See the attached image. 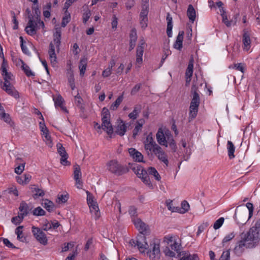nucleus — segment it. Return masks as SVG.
<instances>
[{"instance_id":"nucleus-1","label":"nucleus","mask_w":260,"mask_h":260,"mask_svg":"<svg viewBox=\"0 0 260 260\" xmlns=\"http://www.w3.org/2000/svg\"><path fill=\"white\" fill-rule=\"evenodd\" d=\"M7 63L4 58L1 70L2 75L4 77V82H1V87L9 95L16 99H18L19 98V92L12 85V82L14 79L13 76L11 73L7 71Z\"/></svg>"},{"instance_id":"nucleus-2","label":"nucleus","mask_w":260,"mask_h":260,"mask_svg":"<svg viewBox=\"0 0 260 260\" xmlns=\"http://www.w3.org/2000/svg\"><path fill=\"white\" fill-rule=\"evenodd\" d=\"M240 236L247 243L249 248H253L258 245L260 241V229L251 227L247 232L242 233Z\"/></svg>"},{"instance_id":"nucleus-3","label":"nucleus","mask_w":260,"mask_h":260,"mask_svg":"<svg viewBox=\"0 0 260 260\" xmlns=\"http://www.w3.org/2000/svg\"><path fill=\"white\" fill-rule=\"evenodd\" d=\"M28 19L27 25L25 28L28 35L30 36L35 35L38 30L41 28L43 29L44 28V23L41 20L40 16L37 13V11H36V15L34 16L29 15Z\"/></svg>"},{"instance_id":"nucleus-4","label":"nucleus","mask_w":260,"mask_h":260,"mask_svg":"<svg viewBox=\"0 0 260 260\" xmlns=\"http://www.w3.org/2000/svg\"><path fill=\"white\" fill-rule=\"evenodd\" d=\"M144 149L149 158H153L154 154L159 145L154 141L152 133H149L144 141Z\"/></svg>"},{"instance_id":"nucleus-5","label":"nucleus","mask_w":260,"mask_h":260,"mask_svg":"<svg viewBox=\"0 0 260 260\" xmlns=\"http://www.w3.org/2000/svg\"><path fill=\"white\" fill-rule=\"evenodd\" d=\"M200 104V99L199 94L197 91H194L193 93L192 98L189 108V121H192L196 117L198 112Z\"/></svg>"},{"instance_id":"nucleus-6","label":"nucleus","mask_w":260,"mask_h":260,"mask_svg":"<svg viewBox=\"0 0 260 260\" xmlns=\"http://www.w3.org/2000/svg\"><path fill=\"white\" fill-rule=\"evenodd\" d=\"M131 168L137 176L142 179L144 183L147 185H150L151 184L147 171H146L141 166L135 164L132 165Z\"/></svg>"},{"instance_id":"nucleus-7","label":"nucleus","mask_w":260,"mask_h":260,"mask_svg":"<svg viewBox=\"0 0 260 260\" xmlns=\"http://www.w3.org/2000/svg\"><path fill=\"white\" fill-rule=\"evenodd\" d=\"M146 235L139 234L136 239L133 241L135 247H137L140 252L144 253L147 250L149 245L146 240Z\"/></svg>"},{"instance_id":"nucleus-8","label":"nucleus","mask_w":260,"mask_h":260,"mask_svg":"<svg viewBox=\"0 0 260 260\" xmlns=\"http://www.w3.org/2000/svg\"><path fill=\"white\" fill-rule=\"evenodd\" d=\"M106 166L110 172L117 175H121L126 172V169L116 160H110Z\"/></svg>"},{"instance_id":"nucleus-9","label":"nucleus","mask_w":260,"mask_h":260,"mask_svg":"<svg viewBox=\"0 0 260 260\" xmlns=\"http://www.w3.org/2000/svg\"><path fill=\"white\" fill-rule=\"evenodd\" d=\"M31 229L32 234L36 240L43 245H47L48 239L43 230L35 226H32Z\"/></svg>"},{"instance_id":"nucleus-10","label":"nucleus","mask_w":260,"mask_h":260,"mask_svg":"<svg viewBox=\"0 0 260 260\" xmlns=\"http://www.w3.org/2000/svg\"><path fill=\"white\" fill-rule=\"evenodd\" d=\"M133 222L136 228L139 231L140 234L147 235L149 233L148 226L143 222L140 219H133Z\"/></svg>"},{"instance_id":"nucleus-11","label":"nucleus","mask_w":260,"mask_h":260,"mask_svg":"<svg viewBox=\"0 0 260 260\" xmlns=\"http://www.w3.org/2000/svg\"><path fill=\"white\" fill-rule=\"evenodd\" d=\"M145 46V41L143 39L140 40L138 46L137 48L136 53V64H141L143 61V55L144 49Z\"/></svg>"},{"instance_id":"nucleus-12","label":"nucleus","mask_w":260,"mask_h":260,"mask_svg":"<svg viewBox=\"0 0 260 260\" xmlns=\"http://www.w3.org/2000/svg\"><path fill=\"white\" fill-rule=\"evenodd\" d=\"M57 152L61 156L60 163L63 166H69L70 163L67 160L68 155L64 147H63L61 144L58 143L56 145Z\"/></svg>"},{"instance_id":"nucleus-13","label":"nucleus","mask_w":260,"mask_h":260,"mask_svg":"<svg viewBox=\"0 0 260 260\" xmlns=\"http://www.w3.org/2000/svg\"><path fill=\"white\" fill-rule=\"evenodd\" d=\"M154 155L160 161L164 163L166 167L168 166L169 160L167 154L160 146L157 149H156V152L154 154Z\"/></svg>"},{"instance_id":"nucleus-14","label":"nucleus","mask_w":260,"mask_h":260,"mask_svg":"<svg viewBox=\"0 0 260 260\" xmlns=\"http://www.w3.org/2000/svg\"><path fill=\"white\" fill-rule=\"evenodd\" d=\"M245 248H249L247 243L240 238V240L237 243L234 249V252L237 256H240L242 254Z\"/></svg>"},{"instance_id":"nucleus-15","label":"nucleus","mask_w":260,"mask_h":260,"mask_svg":"<svg viewBox=\"0 0 260 260\" xmlns=\"http://www.w3.org/2000/svg\"><path fill=\"white\" fill-rule=\"evenodd\" d=\"M242 42L243 44V50L248 51L251 47V41L250 37V34L246 29H243Z\"/></svg>"},{"instance_id":"nucleus-16","label":"nucleus","mask_w":260,"mask_h":260,"mask_svg":"<svg viewBox=\"0 0 260 260\" xmlns=\"http://www.w3.org/2000/svg\"><path fill=\"white\" fill-rule=\"evenodd\" d=\"M152 247L148 252L149 257L151 259H153L156 258H159L160 256V245L158 243H153L150 244Z\"/></svg>"},{"instance_id":"nucleus-17","label":"nucleus","mask_w":260,"mask_h":260,"mask_svg":"<svg viewBox=\"0 0 260 260\" xmlns=\"http://www.w3.org/2000/svg\"><path fill=\"white\" fill-rule=\"evenodd\" d=\"M56 46L53 44V42H50L49 46L48 54L49 55V59L53 67H55L57 64V57L55 51Z\"/></svg>"},{"instance_id":"nucleus-18","label":"nucleus","mask_w":260,"mask_h":260,"mask_svg":"<svg viewBox=\"0 0 260 260\" xmlns=\"http://www.w3.org/2000/svg\"><path fill=\"white\" fill-rule=\"evenodd\" d=\"M167 134L168 133H164L161 128H159L156 135V140L160 145L168 147L167 141L166 140Z\"/></svg>"},{"instance_id":"nucleus-19","label":"nucleus","mask_w":260,"mask_h":260,"mask_svg":"<svg viewBox=\"0 0 260 260\" xmlns=\"http://www.w3.org/2000/svg\"><path fill=\"white\" fill-rule=\"evenodd\" d=\"M53 101L56 108L59 107L64 112H68L67 108L63 105L64 102V99L60 94H58L56 96H53Z\"/></svg>"},{"instance_id":"nucleus-20","label":"nucleus","mask_w":260,"mask_h":260,"mask_svg":"<svg viewBox=\"0 0 260 260\" xmlns=\"http://www.w3.org/2000/svg\"><path fill=\"white\" fill-rule=\"evenodd\" d=\"M128 152L133 159L137 162H144L143 154L135 148H131L128 149Z\"/></svg>"},{"instance_id":"nucleus-21","label":"nucleus","mask_w":260,"mask_h":260,"mask_svg":"<svg viewBox=\"0 0 260 260\" xmlns=\"http://www.w3.org/2000/svg\"><path fill=\"white\" fill-rule=\"evenodd\" d=\"M61 30L60 28H55V32L53 34V44L55 45L57 50H59V46L61 43Z\"/></svg>"},{"instance_id":"nucleus-22","label":"nucleus","mask_w":260,"mask_h":260,"mask_svg":"<svg viewBox=\"0 0 260 260\" xmlns=\"http://www.w3.org/2000/svg\"><path fill=\"white\" fill-rule=\"evenodd\" d=\"M0 118L10 125V126H14V122L12 120L10 115L5 112L4 107H0Z\"/></svg>"},{"instance_id":"nucleus-23","label":"nucleus","mask_w":260,"mask_h":260,"mask_svg":"<svg viewBox=\"0 0 260 260\" xmlns=\"http://www.w3.org/2000/svg\"><path fill=\"white\" fill-rule=\"evenodd\" d=\"M102 128L106 131L109 135L113 134V129L112 124L110 122V119L102 120Z\"/></svg>"},{"instance_id":"nucleus-24","label":"nucleus","mask_w":260,"mask_h":260,"mask_svg":"<svg viewBox=\"0 0 260 260\" xmlns=\"http://www.w3.org/2000/svg\"><path fill=\"white\" fill-rule=\"evenodd\" d=\"M184 32L183 31H180L177 37L176 40L174 44V47L179 50L182 48V42Z\"/></svg>"},{"instance_id":"nucleus-25","label":"nucleus","mask_w":260,"mask_h":260,"mask_svg":"<svg viewBox=\"0 0 260 260\" xmlns=\"http://www.w3.org/2000/svg\"><path fill=\"white\" fill-rule=\"evenodd\" d=\"M145 123V120L143 119H140L137 121L135 127L133 131V137L135 138L139 132L142 130L143 125Z\"/></svg>"},{"instance_id":"nucleus-26","label":"nucleus","mask_w":260,"mask_h":260,"mask_svg":"<svg viewBox=\"0 0 260 260\" xmlns=\"http://www.w3.org/2000/svg\"><path fill=\"white\" fill-rule=\"evenodd\" d=\"M30 189L33 193L32 197L34 199H37L40 197H43L45 194L44 191L36 185H32Z\"/></svg>"},{"instance_id":"nucleus-27","label":"nucleus","mask_w":260,"mask_h":260,"mask_svg":"<svg viewBox=\"0 0 260 260\" xmlns=\"http://www.w3.org/2000/svg\"><path fill=\"white\" fill-rule=\"evenodd\" d=\"M126 128L127 124L124 123L123 121H121V122L117 125L115 133L117 135L122 136L125 134Z\"/></svg>"},{"instance_id":"nucleus-28","label":"nucleus","mask_w":260,"mask_h":260,"mask_svg":"<svg viewBox=\"0 0 260 260\" xmlns=\"http://www.w3.org/2000/svg\"><path fill=\"white\" fill-rule=\"evenodd\" d=\"M141 109L142 106L141 105H136L134 108L133 111L128 114V117L132 120L136 119L138 117L139 114L141 112Z\"/></svg>"},{"instance_id":"nucleus-29","label":"nucleus","mask_w":260,"mask_h":260,"mask_svg":"<svg viewBox=\"0 0 260 260\" xmlns=\"http://www.w3.org/2000/svg\"><path fill=\"white\" fill-rule=\"evenodd\" d=\"M166 19L167 21V34L169 37H172L173 28L172 17L169 13L167 14Z\"/></svg>"},{"instance_id":"nucleus-30","label":"nucleus","mask_w":260,"mask_h":260,"mask_svg":"<svg viewBox=\"0 0 260 260\" xmlns=\"http://www.w3.org/2000/svg\"><path fill=\"white\" fill-rule=\"evenodd\" d=\"M166 140L167 141V145H169L173 151L175 152L177 149L176 144L173 136L170 133H168V134H167Z\"/></svg>"},{"instance_id":"nucleus-31","label":"nucleus","mask_w":260,"mask_h":260,"mask_svg":"<svg viewBox=\"0 0 260 260\" xmlns=\"http://www.w3.org/2000/svg\"><path fill=\"white\" fill-rule=\"evenodd\" d=\"M187 15L191 22L194 21L196 17V13L194 8L191 5L188 6L187 11Z\"/></svg>"},{"instance_id":"nucleus-32","label":"nucleus","mask_w":260,"mask_h":260,"mask_svg":"<svg viewBox=\"0 0 260 260\" xmlns=\"http://www.w3.org/2000/svg\"><path fill=\"white\" fill-rule=\"evenodd\" d=\"M23 226L20 225L18 226L15 231V233L17 235V239L21 242H24L26 240L25 237L23 234Z\"/></svg>"},{"instance_id":"nucleus-33","label":"nucleus","mask_w":260,"mask_h":260,"mask_svg":"<svg viewBox=\"0 0 260 260\" xmlns=\"http://www.w3.org/2000/svg\"><path fill=\"white\" fill-rule=\"evenodd\" d=\"M31 176L29 174H24L22 176L17 177V181L20 184H26L30 180Z\"/></svg>"},{"instance_id":"nucleus-34","label":"nucleus","mask_w":260,"mask_h":260,"mask_svg":"<svg viewBox=\"0 0 260 260\" xmlns=\"http://www.w3.org/2000/svg\"><path fill=\"white\" fill-rule=\"evenodd\" d=\"M21 68L27 77L35 76V74L30 69V68L24 62L20 59Z\"/></svg>"},{"instance_id":"nucleus-35","label":"nucleus","mask_w":260,"mask_h":260,"mask_svg":"<svg viewBox=\"0 0 260 260\" xmlns=\"http://www.w3.org/2000/svg\"><path fill=\"white\" fill-rule=\"evenodd\" d=\"M227 149L228 151V156L230 159H232L235 157L234 152L235 150V147L233 143L228 141L227 143Z\"/></svg>"},{"instance_id":"nucleus-36","label":"nucleus","mask_w":260,"mask_h":260,"mask_svg":"<svg viewBox=\"0 0 260 260\" xmlns=\"http://www.w3.org/2000/svg\"><path fill=\"white\" fill-rule=\"evenodd\" d=\"M180 260H199V257L197 254H190L188 252H185L182 254Z\"/></svg>"},{"instance_id":"nucleus-37","label":"nucleus","mask_w":260,"mask_h":260,"mask_svg":"<svg viewBox=\"0 0 260 260\" xmlns=\"http://www.w3.org/2000/svg\"><path fill=\"white\" fill-rule=\"evenodd\" d=\"M19 211L21 212L20 214L25 217L28 214L29 207L28 205L24 202H22L19 207Z\"/></svg>"},{"instance_id":"nucleus-38","label":"nucleus","mask_w":260,"mask_h":260,"mask_svg":"<svg viewBox=\"0 0 260 260\" xmlns=\"http://www.w3.org/2000/svg\"><path fill=\"white\" fill-rule=\"evenodd\" d=\"M42 205L49 212L52 211L54 207V203L48 199L44 200Z\"/></svg>"},{"instance_id":"nucleus-39","label":"nucleus","mask_w":260,"mask_h":260,"mask_svg":"<svg viewBox=\"0 0 260 260\" xmlns=\"http://www.w3.org/2000/svg\"><path fill=\"white\" fill-rule=\"evenodd\" d=\"M147 171L148 175L149 174L150 175L153 176L155 180L157 181H159L160 180V176L155 168L149 167Z\"/></svg>"},{"instance_id":"nucleus-40","label":"nucleus","mask_w":260,"mask_h":260,"mask_svg":"<svg viewBox=\"0 0 260 260\" xmlns=\"http://www.w3.org/2000/svg\"><path fill=\"white\" fill-rule=\"evenodd\" d=\"M87 60L86 59H81L80 61L79 69L80 70V75L83 76L86 70Z\"/></svg>"},{"instance_id":"nucleus-41","label":"nucleus","mask_w":260,"mask_h":260,"mask_svg":"<svg viewBox=\"0 0 260 260\" xmlns=\"http://www.w3.org/2000/svg\"><path fill=\"white\" fill-rule=\"evenodd\" d=\"M51 8V4L50 2L47 3V4L43 7V14L45 18H49L50 17V11Z\"/></svg>"},{"instance_id":"nucleus-42","label":"nucleus","mask_w":260,"mask_h":260,"mask_svg":"<svg viewBox=\"0 0 260 260\" xmlns=\"http://www.w3.org/2000/svg\"><path fill=\"white\" fill-rule=\"evenodd\" d=\"M123 99V93L119 95L116 101L111 105L110 109L112 110H115L117 109Z\"/></svg>"},{"instance_id":"nucleus-43","label":"nucleus","mask_w":260,"mask_h":260,"mask_svg":"<svg viewBox=\"0 0 260 260\" xmlns=\"http://www.w3.org/2000/svg\"><path fill=\"white\" fill-rule=\"evenodd\" d=\"M71 20V15L68 11H65L64 16L63 17L61 25L64 27Z\"/></svg>"},{"instance_id":"nucleus-44","label":"nucleus","mask_w":260,"mask_h":260,"mask_svg":"<svg viewBox=\"0 0 260 260\" xmlns=\"http://www.w3.org/2000/svg\"><path fill=\"white\" fill-rule=\"evenodd\" d=\"M149 12V5H142V10L140 14V17L147 18Z\"/></svg>"},{"instance_id":"nucleus-45","label":"nucleus","mask_w":260,"mask_h":260,"mask_svg":"<svg viewBox=\"0 0 260 260\" xmlns=\"http://www.w3.org/2000/svg\"><path fill=\"white\" fill-rule=\"evenodd\" d=\"M91 212H94L95 216L98 218L99 217V209L96 202L94 204L88 205Z\"/></svg>"},{"instance_id":"nucleus-46","label":"nucleus","mask_w":260,"mask_h":260,"mask_svg":"<svg viewBox=\"0 0 260 260\" xmlns=\"http://www.w3.org/2000/svg\"><path fill=\"white\" fill-rule=\"evenodd\" d=\"M82 173L81 172L80 167L79 165H76L74 167V179H78L81 178Z\"/></svg>"},{"instance_id":"nucleus-47","label":"nucleus","mask_w":260,"mask_h":260,"mask_svg":"<svg viewBox=\"0 0 260 260\" xmlns=\"http://www.w3.org/2000/svg\"><path fill=\"white\" fill-rule=\"evenodd\" d=\"M43 137L45 138L44 141L50 147L52 145V143L51 140V137L48 133V130L47 132H43Z\"/></svg>"},{"instance_id":"nucleus-48","label":"nucleus","mask_w":260,"mask_h":260,"mask_svg":"<svg viewBox=\"0 0 260 260\" xmlns=\"http://www.w3.org/2000/svg\"><path fill=\"white\" fill-rule=\"evenodd\" d=\"M32 214L37 216H43L45 214V211L40 207H38L33 210Z\"/></svg>"},{"instance_id":"nucleus-49","label":"nucleus","mask_w":260,"mask_h":260,"mask_svg":"<svg viewBox=\"0 0 260 260\" xmlns=\"http://www.w3.org/2000/svg\"><path fill=\"white\" fill-rule=\"evenodd\" d=\"M69 198V196L68 193H66V194H58L57 202L58 203H65L68 200Z\"/></svg>"},{"instance_id":"nucleus-50","label":"nucleus","mask_w":260,"mask_h":260,"mask_svg":"<svg viewBox=\"0 0 260 260\" xmlns=\"http://www.w3.org/2000/svg\"><path fill=\"white\" fill-rule=\"evenodd\" d=\"M102 120L110 119V113L109 110L106 108H104L102 111Z\"/></svg>"},{"instance_id":"nucleus-51","label":"nucleus","mask_w":260,"mask_h":260,"mask_svg":"<svg viewBox=\"0 0 260 260\" xmlns=\"http://www.w3.org/2000/svg\"><path fill=\"white\" fill-rule=\"evenodd\" d=\"M180 244L177 241L176 239L169 245L171 249L176 252H179L180 251Z\"/></svg>"},{"instance_id":"nucleus-52","label":"nucleus","mask_w":260,"mask_h":260,"mask_svg":"<svg viewBox=\"0 0 260 260\" xmlns=\"http://www.w3.org/2000/svg\"><path fill=\"white\" fill-rule=\"evenodd\" d=\"M235 236V234L234 232H231L228 234H227L223 239L222 243L223 245L224 246V244L229 242L232 239H233Z\"/></svg>"},{"instance_id":"nucleus-53","label":"nucleus","mask_w":260,"mask_h":260,"mask_svg":"<svg viewBox=\"0 0 260 260\" xmlns=\"http://www.w3.org/2000/svg\"><path fill=\"white\" fill-rule=\"evenodd\" d=\"M189 209V205L186 201H183L181 203V209L180 211L181 213H184L187 212Z\"/></svg>"},{"instance_id":"nucleus-54","label":"nucleus","mask_w":260,"mask_h":260,"mask_svg":"<svg viewBox=\"0 0 260 260\" xmlns=\"http://www.w3.org/2000/svg\"><path fill=\"white\" fill-rule=\"evenodd\" d=\"M129 42H133V43H136L137 40V35L136 29L135 28H133L131 30L130 35H129Z\"/></svg>"},{"instance_id":"nucleus-55","label":"nucleus","mask_w":260,"mask_h":260,"mask_svg":"<svg viewBox=\"0 0 260 260\" xmlns=\"http://www.w3.org/2000/svg\"><path fill=\"white\" fill-rule=\"evenodd\" d=\"M24 217L23 215L20 214L18 216L13 217L11 219V221L14 224L17 225L22 222Z\"/></svg>"},{"instance_id":"nucleus-56","label":"nucleus","mask_w":260,"mask_h":260,"mask_svg":"<svg viewBox=\"0 0 260 260\" xmlns=\"http://www.w3.org/2000/svg\"><path fill=\"white\" fill-rule=\"evenodd\" d=\"M224 219L223 217H220L217 219L214 223L213 228L215 230L219 229L223 223Z\"/></svg>"},{"instance_id":"nucleus-57","label":"nucleus","mask_w":260,"mask_h":260,"mask_svg":"<svg viewBox=\"0 0 260 260\" xmlns=\"http://www.w3.org/2000/svg\"><path fill=\"white\" fill-rule=\"evenodd\" d=\"M68 82L72 90H74L75 88V80L74 75L73 73L71 74L70 77L68 78Z\"/></svg>"},{"instance_id":"nucleus-58","label":"nucleus","mask_w":260,"mask_h":260,"mask_svg":"<svg viewBox=\"0 0 260 260\" xmlns=\"http://www.w3.org/2000/svg\"><path fill=\"white\" fill-rule=\"evenodd\" d=\"M230 250L224 251L222 252L219 260H230Z\"/></svg>"},{"instance_id":"nucleus-59","label":"nucleus","mask_w":260,"mask_h":260,"mask_svg":"<svg viewBox=\"0 0 260 260\" xmlns=\"http://www.w3.org/2000/svg\"><path fill=\"white\" fill-rule=\"evenodd\" d=\"M222 21L228 27H231L233 24V21L229 20L226 15L222 16Z\"/></svg>"},{"instance_id":"nucleus-60","label":"nucleus","mask_w":260,"mask_h":260,"mask_svg":"<svg viewBox=\"0 0 260 260\" xmlns=\"http://www.w3.org/2000/svg\"><path fill=\"white\" fill-rule=\"evenodd\" d=\"M129 215L133 217V219H135V217L137 216V208L134 206H131L128 210Z\"/></svg>"},{"instance_id":"nucleus-61","label":"nucleus","mask_w":260,"mask_h":260,"mask_svg":"<svg viewBox=\"0 0 260 260\" xmlns=\"http://www.w3.org/2000/svg\"><path fill=\"white\" fill-rule=\"evenodd\" d=\"M234 68L238 71L244 73L245 70V67L242 63H238L234 64Z\"/></svg>"},{"instance_id":"nucleus-62","label":"nucleus","mask_w":260,"mask_h":260,"mask_svg":"<svg viewBox=\"0 0 260 260\" xmlns=\"http://www.w3.org/2000/svg\"><path fill=\"white\" fill-rule=\"evenodd\" d=\"M175 240H176L175 237L170 235L166 236L164 238V242H165L168 245L173 242Z\"/></svg>"},{"instance_id":"nucleus-63","label":"nucleus","mask_w":260,"mask_h":260,"mask_svg":"<svg viewBox=\"0 0 260 260\" xmlns=\"http://www.w3.org/2000/svg\"><path fill=\"white\" fill-rule=\"evenodd\" d=\"M140 23L142 29H145L148 24V18L140 17Z\"/></svg>"},{"instance_id":"nucleus-64","label":"nucleus","mask_w":260,"mask_h":260,"mask_svg":"<svg viewBox=\"0 0 260 260\" xmlns=\"http://www.w3.org/2000/svg\"><path fill=\"white\" fill-rule=\"evenodd\" d=\"M25 162L22 163L15 169V172L17 174H21L24 169Z\"/></svg>"}]
</instances>
